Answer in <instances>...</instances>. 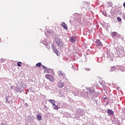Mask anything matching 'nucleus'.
I'll list each match as a JSON object with an SVG mask.
<instances>
[{
  "instance_id": "1",
  "label": "nucleus",
  "mask_w": 125,
  "mask_h": 125,
  "mask_svg": "<svg viewBox=\"0 0 125 125\" xmlns=\"http://www.w3.org/2000/svg\"><path fill=\"white\" fill-rule=\"evenodd\" d=\"M86 92H85L84 95H83L82 96L88 97H91L92 98H95L97 97V94L95 93L94 88L93 87H91L90 88H86Z\"/></svg>"
},
{
  "instance_id": "2",
  "label": "nucleus",
  "mask_w": 125,
  "mask_h": 125,
  "mask_svg": "<svg viewBox=\"0 0 125 125\" xmlns=\"http://www.w3.org/2000/svg\"><path fill=\"white\" fill-rule=\"evenodd\" d=\"M58 75L62 79V80H64V79H66V75H65V73L61 70H59L58 72Z\"/></svg>"
},
{
  "instance_id": "3",
  "label": "nucleus",
  "mask_w": 125,
  "mask_h": 125,
  "mask_svg": "<svg viewBox=\"0 0 125 125\" xmlns=\"http://www.w3.org/2000/svg\"><path fill=\"white\" fill-rule=\"evenodd\" d=\"M96 45L97 47H102L103 44H102V42L99 40H97L96 41Z\"/></svg>"
},
{
  "instance_id": "4",
  "label": "nucleus",
  "mask_w": 125,
  "mask_h": 125,
  "mask_svg": "<svg viewBox=\"0 0 125 125\" xmlns=\"http://www.w3.org/2000/svg\"><path fill=\"white\" fill-rule=\"evenodd\" d=\"M45 78L46 79H47V80H49L50 82H53V80L54 79L53 76L49 74H46Z\"/></svg>"
},
{
  "instance_id": "5",
  "label": "nucleus",
  "mask_w": 125,
  "mask_h": 125,
  "mask_svg": "<svg viewBox=\"0 0 125 125\" xmlns=\"http://www.w3.org/2000/svg\"><path fill=\"white\" fill-rule=\"evenodd\" d=\"M55 42L56 43H57L59 46H61L62 44V42H61V39H60L59 38H56Z\"/></svg>"
},
{
  "instance_id": "6",
  "label": "nucleus",
  "mask_w": 125,
  "mask_h": 125,
  "mask_svg": "<svg viewBox=\"0 0 125 125\" xmlns=\"http://www.w3.org/2000/svg\"><path fill=\"white\" fill-rule=\"evenodd\" d=\"M117 51L118 53H119V54H123V52H124V47L122 46H120L118 47Z\"/></svg>"
},
{
  "instance_id": "7",
  "label": "nucleus",
  "mask_w": 125,
  "mask_h": 125,
  "mask_svg": "<svg viewBox=\"0 0 125 125\" xmlns=\"http://www.w3.org/2000/svg\"><path fill=\"white\" fill-rule=\"evenodd\" d=\"M5 100H6V103H10V102H12V97L10 96H7L5 98Z\"/></svg>"
},
{
  "instance_id": "8",
  "label": "nucleus",
  "mask_w": 125,
  "mask_h": 125,
  "mask_svg": "<svg viewBox=\"0 0 125 125\" xmlns=\"http://www.w3.org/2000/svg\"><path fill=\"white\" fill-rule=\"evenodd\" d=\"M77 112V114H78L79 116H83V115L84 114V111H83V110L81 109H78Z\"/></svg>"
},
{
  "instance_id": "9",
  "label": "nucleus",
  "mask_w": 125,
  "mask_h": 125,
  "mask_svg": "<svg viewBox=\"0 0 125 125\" xmlns=\"http://www.w3.org/2000/svg\"><path fill=\"white\" fill-rule=\"evenodd\" d=\"M107 113L109 116H113L114 115V111L112 109H108L107 111Z\"/></svg>"
},
{
  "instance_id": "10",
  "label": "nucleus",
  "mask_w": 125,
  "mask_h": 125,
  "mask_svg": "<svg viewBox=\"0 0 125 125\" xmlns=\"http://www.w3.org/2000/svg\"><path fill=\"white\" fill-rule=\"evenodd\" d=\"M58 86L60 88H62V87H63L64 86V83H63V82H62L61 81H60L58 83Z\"/></svg>"
},
{
  "instance_id": "11",
  "label": "nucleus",
  "mask_w": 125,
  "mask_h": 125,
  "mask_svg": "<svg viewBox=\"0 0 125 125\" xmlns=\"http://www.w3.org/2000/svg\"><path fill=\"white\" fill-rule=\"evenodd\" d=\"M70 41L71 42H76V37H70Z\"/></svg>"
},
{
  "instance_id": "12",
  "label": "nucleus",
  "mask_w": 125,
  "mask_h": 125,
  "mask_svg": "<svg viewBox=\"0 0 125 125\" xmlns=\"http://www.w3.org/2000/svg\"><path fill=\"white\" fill-rule=\"evenodd\" d=\"M62 25L63 28H64V29H65V30H67L68 29V27L67 26V25L65 24V22H62Z\"/></svg>"
},
{
  "instance_id": "13",
  "label": "nucleus",
  "mask_w": 125,
  "mask_h": 125,
  "mask_svg": "<svg viewBox=\"0 0 125 125\" xmlns=\"http://www.w3.org/2000/svg\"><path fill=\"white\" fill-rule=\"evenodd\" d=\"M111 36L112 37H116V36H120V35L119 34H118V33H117V32H113L111 33Z\"/></svg>"
},
{
  "instance_id": "14",
  "label": "nucleus",
  "mask_w": 125,
  "mask_h": 125,
  "mask_svg": "<svg viewBox=\"0 0 125 125\" xmlns=\"http://www.w3.org/2000/svg\"><path fill=\"white\" fill-rule=\"evenodd\" d=\"M114 71H116V67L115 66L110 67V72H114Z\"/></svg>"
},
{
  "instance_id": "15",
  "label": "nucleus",
  "mask_w": 125,
  "mask_h": 125,
  "mask_svg": "<svg viewBox=\"0 0 125 125\" xmlns=\"http://www.w3.org/2000/svg\"><path fill=\"white\" fill-rule=\"evenodd\" d=\"M53 51L55 53H56V54H58V50H57V49H56V48H55V47H53Z\"/></svg>"
},
{
  "instance_id": "16",
  "label": "nucleus",
  "mask_w": 125,
  "mask_h": 125,
  "mask_svg": "<svg viewBox=\"0 0 125 125\" xmlns=\"http://www.w3.org/2000/svg\"><path fill=\"white\" fill-rule=\"evenodd\" d=\"M99 83L102 85V86L103 87L104 85H105V82L104 81H100Z\"/></svg>"
},
{
  "instance_id": "17",
  "label": "nucleus",
  "mask_w": 125,
  "mask_h": 125,
  "mask_svg": "<svg viewBox=\"0 0 125 125\" xmlns=\"http://www.w3.org/2000/svg\"><path fill=\"white\" fill-rule=\"evenodd\" d=\"M52 106H53V108L54 109V110H58L59 108H58V106H57V105H56V104H52Z\"/></svg>"
},
{
  "instance_id": "18",
  "label": "nucleus",
  "mask_w": 125,
  "mask_h": 125,
  "mask_svg": "<svg viewBox=\"0 0 125 125\" xmlns=\"http://www.w3.org/2000/svg\"><path fill=\"white\" fill-rule=\"evenodd\" d=\"M48 102H50V103H51V104H55V101L54 100H48Z\"/></svg>"
},
{
  "instance_id": "19",
  "label": "nucleus",
  "mask_w": 125,
  "mask_h": 125,
  "mask_svg": "<svg viewBox=\"0 0 125 125\" xmlns=\"http://www.w3.org/2000/svg\"><path fill=\"white\" fill-rule=\"evenodd\" d=\"M125 66H120V67H119V69H120L121 71H122V72H124V71H125Z\"/></svg>"
},
{
  "instance_id": "20",
  "label": "nucleus",
  "mask_w": 125,
  "mask_h": 125,
  "mask_svg": "<svg viewBox=\"0 0 125 125\" xmlns=\"http://www.w3.org/2000/svg\"><path fill=\"white\" fill-rule=\"evenodd\" d=\"M42 115H41L39 114V115H37V119H38V120H39V121H41V120H42Z\"/></svg>"
},
{
  "instance_id": "21",
  "label": "nucleus",
  "mask_w": 125,
  "mask_h": 125,
  "mask_svg": "<svg viewBox=\"0 0 125 125\" xmlns=\"http://www.w3.org/2000/svg\"><path fill=\"white\" fill-rule=\"evenodd\" d=\"M46 71L48 73H52V69L50 68H47V70H46Z\"/></svg>"
},
{
  "instance_id": "22",
  "label": "nucleus",
  "mask_w": 125,
  "mask_h": 125,
  "mask_svg": "<svg viewBox=\"0 0 125 125\" xmlns=\"http://www.w3.org/2000/svg\"><path fill=\"white\" fill-rule=\"evenodd\" d=\"M36 66L37 67H41V66H42V63L41 62H38V63L36 64Z\"/></svg>"
},
{
  "instance_id": "23",
  "label": "nucleus",
  "mask_w": 125,
  "mask_h": 125,
  "mask_svg": "<svg viewBox=\"0 0 125 125\" xmlns=\"http://www.w3.org/2000/svg\"><path fill=\"white\" fill-rule=\"evenodd\" d=\"M107 5L109 6V7L112 6L113 5L112 4V3L108 2H107Z\"/></svg>"
},
{
  "instance_id": "24",
  "label": "nucleus",
  "mask_w": 125,
  "mask_h": 125,
  "mask_svg": "<svg viewBox=\"0 0 125 125\" xmlns=\"http://www.w3.org/2000/svg\"><path fill=\"white\" fill-rule=\"evenodd\" d=\"M117 20L119 21V22H122V18H121L120 17H117Z\"/></svg>"
},
{
  "instance_id": "25",
  "label": "nucleus",
  "mask_w": 125,
  "mask_h": 125,
  "mask_svg": "<svg viewBox=\"0 0 125 125\" xmlns=\"http://www.w3.org/2000/svg\"><path fill=\"white\" fill-rule=\"evenodd\" d=\"M42 68H43V69H44V70H45V71H46V70L47 69V68L43 65H42Z\"/></svg>"
},
{
  "instance_id": "26",
  "label": "nucleus",
  "mask_w": 125,
  "mask_h": 125,
  "mask_svg": "<svg viewBox=\"0 0 125 125\" xmlns=\"http://www.w3.org/2000/svg\"><path fill=\"white\" fill-rule=\"evenodd\" d=\"M21 64H22V62H19L17 63V65L19 67H21Z\"/></svg>"
},
{
  "instance_id": "27",
  "label": "nucleus",
  "mask_w": 125,
  "mask_h": 125,
  "mask_svg": "<svg viewBox=\"0 0 125 125\" xmlns=\"http://www.w3.org/2000/svg\"><path fill=\"white\" fill-rule=\"evenodd\" d=\"M0 62H1V63H3V62H4V59H0Z\"/></svg>"
},
{
  "instance_id": "28",
  "label": "nucleus",
  "mask_w": 125,
  "mask_h": 125,
  "mask_svg": "<svg viewBox=\"0 0 125 125\" xmlns=\"http://www.w3.org/2000/svg\"><path fill=\"white\" fill-rule=\"evenodd\" d=\"M85 70L86 71H90V68H85Z\"/></svg>"
},
{
  "instance_id": "29",
  "label": "nucleus",
  "mask_w": 125,
  "mask_h": 125,
  "mask_svg": "<svg viewBox=\"0 0 125 125\" xmlns=\"http://www.w3.org/2000/svg\"><path fill=\"white\" fill-rule=\"evenodd\" d=\"M17 92H19V93H20V92H22V90L20 89H19V90L17 91Z\"/></svg>"
},
{
  "instance_id": "30",
  "label": "nucleus",
  "mask_w": 125,
  "mask_h": 125,
  "mask_svg": "<svg viewBox=\"0 0 125 125\" xmlns=\"http://www.w3.org/2000/svg\"><path fill=\"white\" fill-rule=\"evenodd\" d=\"M123 19H124L125 20V15L123 16Z\"/></svg>"
},
{
  "instance_id": "31",
  "label": "nucleus",
  "mask_w": 125,
  "mask_h": 125,
  "mask_svg": "<svg viewBox=\"0 0 125 125\" xmlns=\"http://www.w3.org/2000/svg\"><path fill=\"white\" fill-rule=\"evenodd\" d=\"M43 44H44L45 45H47V43H43Z\"/></svg>"
},
{
  "instance_id": "32",
  "label": "nucleus",
  "mask_w": 125,
  "mask_h": 125,
  "mask_svg": "<svg viewBox=\"0 0 125 125\" xmlns=\"http://www.w3.org/2000/svg\"><path fill=\"white\" fill-rule=\"evenodd\" d=\"M123 6H124V7H125V2L124 3Z\"/></svg>"
},
{
  "instance_id": "33",
  "label": "nucleus",
  "mask_w": 125,
  "mask_h": 125,
  "mask_svg": "<svg viewBox=\"0 0 125 125\" xmlns=\"http://www.w3.org/2000/svg\"><path fill=\"white\" fill-rule=\"evenodd\" d=\"M60 94H61V96H63V94H61V93H60Z\"/></svg>"
},
{
  "instance_id": "34",
  "label": "nucleus",
  "mask_w": 125,
  "mask_h": 125,
  "mask_svg": "<svg viewBox=\"0 0 125 125\" xmlns=\"http://www.w3.org/2000/svg\"><path fill=\"white\" fill-rule=\"evenodd\" d=\"M0 125H4V124L2 123Z\"/></svg>"
},
{
  "instance_id": "35",
  "label": "nucleus",
  "mask_w": 125,
  "mask_h": 125,
  "mask_svg": "<svg viewBox=\"0 0 125 125\" xmlns=\"http://www.w3.org/2000/svg\"><path fill=\"white\" fill-rule=\"evenodd\" d=\"M1 41V39H0V42Z\"/></svg>"
},
{
  "instance_id": "36",
  "label": "nucleus",
  "mask_w": 125,
  "mask_h": 125,
  "mask_svg": "<svg viewBox=\"0 0 125 125\" xmlns=\"http://www.w3.org/2000/svg\"><path fill=\"white\" fill-rule=\"evenodd\" d=\"M76 95H78V93H77V94H76Z\"/></svg>"
},
{
  "instance_id": "37",
  "label": "nucleus",
  "mask_w": 125,
  "mask_h": 125,
  "mask_svg": "<svg viewBox=\"0 0 125 125\" xmlns=\"http://www.w3.org/2000/svg\"><path fill=\"white\" fill-rule=\"evenodd\" d=\"M27 91H29V90H27Z\"/></svg>"
}]
</instances>
